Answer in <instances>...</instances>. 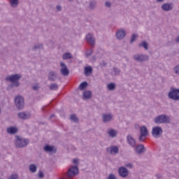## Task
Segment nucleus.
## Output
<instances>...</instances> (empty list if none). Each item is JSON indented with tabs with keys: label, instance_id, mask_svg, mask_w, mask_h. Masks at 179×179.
<instances>
[{
	"label": "nucleus",
	"instance_id": "30",
	"mask_svg": "<svg viewBox=\"0 0 179 179\" xmlns=\"http://www.w3.org/2000/svg\"><path fill=\"white\" fill-rule=\"evenodd\" d=\"M50 90H58V84L51 83L49 86Z\"/></svg>",
	"mask_w": 179,
	"mask_h": 179
},
{
	"label": "nucleus",
	"instance_id": "53",
	"mask_svg": "<svg viewBox=\"0 0 179 179\" xmlns=\"http://www.w3.org/2000/svg\"><path fill=\"white\" fill-rule=\"evenodd\" d=\"M69 2H73V0H69Z\"/></svg>",
	"mask_w": 179,
	"mask_h": 179
},
{
	"label": "nucleus",
	"instance_id": "28",
	"mask_svg": "<svg viewBox=\"0 0 179 179\" xmlns=\"http://www.w3.org/2000/svg\"><path fill=\"white\" fill-rule=\"evenodd\" d=\"M92 72H93V69L92 66L85 67V75H91Z\"/></svg>",
	"mask_w": 179,
	"mask_h": 179
},
{
	"label": "nucleus",
	"instance_id": "45",
	"mask_svg": "<svg viewBox=\"0 0 179 179\" xmlns=\"http://www.w3.org/2000/svg\"><path fill=\"white\" fill-rule=\"evenodd\" d=\"M9 179H17V175H11Z\"/></svg>",
	"mask_w": 179,
	"mask_h": 179
},
{
	"label": "nucleus",
	"instance_id": "8",
	"mask_svg": "<svg viewBox=\"0 0 179 179\" xmlns=\"http://www.w3.org/2000/svg\"><path fill=\"white\" fill-rule=\"evenodd\" d=\"M140 134L141 135L138 138V140L140 142H143L145 141V138L149 135V131L145 126H143L140 128Z\"/></svg>",
	"mask_w": 179,
	"mask_h": 179
},
{
	"label": "nucleus",
	"instance_id": "48",
	"mask_svg": "<svg viewBox=\"0 0 179 179\" xmlns=\"http://www.w3.org/2000/svg\"><path fill=\"white\" fill-rule=\"evenodd\" d=\"M156 177H157V178L160 179V178H162V175L157 173V174L156 175Z\"/></svg>",
	"mask_w": 179,
	"mask_h": 179
},
{
	"label": "nucleus",
	"instance_id": "11",
	"mask_svg": "<svg viewBox=\"0 0 179 179\" xmlns=\"http://www.w3.org/2000/svg\"><path fill=\"white\" fill-rule=\"evenodd\" d=\"M119 176L122 178H127L129 174L128 169L124 166H121L118 170Z\"/></svg>",
	"mask_w": 179,
	"mask_h": 179
},
{
	"label": "nucleus",
	"instance_id": "38",
	"mask_svg": "<svg viewBox=\"0 0 179 179\" xmlns=\"http://www.w3.org/2000/svg\"><path fill=\"white\" fill-rule=\"evenodd\" d=\"M173 71H174L176 75H179V64L176 65V66L173 68Z\"/></svg>",
	"mask_w": 179,
	"mask_h": 179
},
{
	"label": "nucleus",
	"instance_id": "9",
	"mask_svg": "<svg viewBox=\"0 0 179 179\" xmlns=\"http://www.w3.org/2000/svg\"><path fill=\"white\" fill-rule=\"evenodd\" d=\"M168 97L171 100H174V101H178L179 95H178V92H177V88L171 89V91L168 94Z\"/></svg>",
	"mask_w": 179,
	"mask_h": 179
},
{
	"label": "nucleus",
	"instance_id": "49",
	"mask_svg": "<svg viewBox=\"0 0 179 179\" xmlns=\"http://www.w3.org/2000/svg\"><path fill=\"white\" fill-rule=\"evenodd\" d=\"M176 43H179V36L176 37Z\"/></svg>",
	"mask_w": 179,
	"mask_h": 179
},
{
	"label": "nucleus",
	"instance_id": "19",
	"mask_svg": "<svg viewBox=\"0 0 179 179\" xmlns=\"http://www.w3.org/2000/svg\"><path fill=\"white\" fill-rule=\"evenodd\" d=\"M162 10L164 12H170L173 10V4L170 3H165L162 6Z\"/></svg>",
	"mask_w": 179,
	"mask_h": 179
},
{
	"label": "nucleus",
	"instance_id": "42",
	"mask_svg": "<svg viewBox=\"0 0 179 179\" xmlns=\"http://www.w3.org/2000/svg\"><path fill=\"white\" fill-rule=\"evenodd\" d=\"M92 54H93V50H89L86 52V57H90V55H92Z\"/></svg>",
	"mask_w": 179,
	"mask_h": 179
},
{
	"label": "nucleus",
	"instance_id": "2",
	"mask_svg": "<svg viewBox=\"0 0 179 179\" xmlns=\"http://www.w3.org/2000/svg\"><path fill=\"white\" fill-rule=\"evenodd\" d=\"M29 141L28 138H24L20 136H15V145L18 149H22L26 148L29 143Z\"/></svg>",
	"mask_w": 179,
	"mask_h": 179
},
{
	"label": "nucleus",
	"instance_id": "39",
	"mask_svg": "<svg viewBox=\"0 0 179 179\" xmlns=\"http://www.w3.org/2000/svg\"><path fill=\"white\" fill-rule=\"evenodd\" d=\"M107 179H117V177H115V175H114V173H110Z\"/></svg>",
	"mask_w": 179,
	"mask_h": 179
},
{
	"label": "nucleus",
	"instance_id": "6",
	"mask_svg": "<svg viewBox=\"0 0 179 179\" xmlns=\"http://www.w3.org/2000/svg\"><path fill=\"white\" fill-rule=\"evenodd\" d=\"M136 62H146L149 59V55L145 54H136L133 56Z\"/></svg>",
	"mask_w": 179,
	"mask_h": 179
},
{
	"label": "nucleus",
	"instance_id": "16",
	"mask_svg": "<svg viewBox=\"0 0 179 179\" xmlns=\"http://www.w3.org/2000/svg\"><path fill=\"white\" fill-rule=\"evenodd\" d=\"M57 72L54 71H51L48 73V79L50 80V82H55L57 80Z\"/></svg>",
	"mask_w": 179,
	"mask_h": 179
},
{
	"label": "nucleus",
	"instance_id": "23",
	"mask_svg": "<svg viewBox=\"0 0 179 179\" xmlns=\"http://www.w3.org/2000/svg\"><path fill=\"white\" fill-rule=\"evenodd\" d=\"M108 135H109L110 138H116L117 135H118V131L114 129H110L108 131Z\"/></svg>",
	"mask_w": 179,
	"mask_h": 179
},
{
	"label": "nucleus",
	"instance_id": "26",
	"mask_svg": "<svg viewBox=\"0 0 179 179\" xmlns=\"http://www.w3.org/2000/svg\"><path fill=\"white\" fill-rule=\"evenodd\" d=\"M115 87H116V85H115V83H110L108 84V85H107V89L110 92H113V91L115 90Z\"/></svg>",
	"mask_w": 179,
	"mask_h": 179
},
{
	"label": "nucleus",
	"instance_id": "35",
	"mask_svg": "<svg viewBox=\"0 0 179 179\" xmlns=\"http://www.w3.org/2000/svg\"><path fill=\"white\" fill-rule=\"evenodd\" d=\"M43 44L35 45L33 47V50L36 51V50H40V48H43Z\"/></svg>",
	"mask_w": 179,
	"mask_h": 179
},
{
	"label": "nucleus",
	"instance_id": "32",
	"mask_svg": "<svg viewBox=\"0 0 179 179\" xmlns=\"http://www.w3.org/2000/svg\"><path fill=\"white\" fill-rule=\"evenodd\" d=\"M97 5V3L95 1H92L90 2L89 6H90V9H95L96 6Z\"/></svg>",
	"mask_w": 179,
	"mask_h": 179
},
{
	"label": "nucleus",
	"instance_id": "22",
	"mask_svg": "<svg viewBox=\"0 0 179 179\" xmlns=\"http://www.w3.org/2000/svg\"><path fill=\"white\" fill-rule=\"evenodd\" d=\"M6 131H7V134H10V135H15L17 134V131H19V129L17 127H10L7 128Z\"/></svg>",
	"mask_w": 179,
	"mask_h": 179
},
{
	"label": "nucleus",
	"instance_id": "21",
	"mask_svg": "<svg viewBox=\"0 0 179 179\" xmlns=\"http://www.w3.org/2000/svg\"><path fill=\"white\" fill-rule=\"evenodd\" d=\"M127 139V143L130 146H131V148H135V146H136V141H135V139H134V137H132V136L128 135Z\"/></svg>",
	"mask_w": 179,
	"mask_h": 179
},
{
	"label": "nucleus",
	"instance_id": "29",
	"mask_svg": "<svg viewBox=\"0 0 179 179\" xmlns=\"http://www.w3.org/2000/svg\"><path fill=\"white\" fill-rule=\"evenodd\" d=\"M72 58H73V57L70 52H66L63 55V59H72Z\"/></svg>",
	"mask_w": 179,
	"mask_h": 179
},
{
	"label": "nucleus",
	"instance_id": "54",
	"mask_svg": "<svg viewBox=\"0 0 179 179\" xmlns=\"http://www.w3.org/2000/svg\"><path fill=\"white\" fill-rule=\"evenodd\" d=\"M1 113H2V110H1V108H0V114H1Z\"/></svg>",
	"mask_w": 179,
	"mask_h": 179
},
{
	"label": "nucleus",
	"instance_id": "25",
	"mask_svg": "<svg viewBox=\"0 0 179 179\" xmlns=\"http://www.w3.org/2000/svg\"><path fill=\"white\" fill-rule=\"evenodd\" d=\"M87 86H89V84L87 83V82L84 81L80 84L78 89L80 90H85V89L87 88Z\"/></svg>",
	"mask_w": 179,
	"mask_h": 179
},
{
	"label": "nucleus",
	"instance_id": "1",
	"mask_svg": "<svg viewBox=\"0 0 179 179\" xmlns=\"http://www.w3.org/2000/svg\"><path fill=\"white\" fill-rule=\"evenodd\" d=\"M22 78V75L20 74H13L8 76L6 78V80H8L11 83L10 85V87H19L20 86V83L19 82L20 79Z\"/></svg>",
	"mask_w": 179,
	"mask_h": 179
},
{
	"label": "nucleus",
	"instance_id": "52",
	"mask_svg": "<svg viewBox=\"0 0 179 179\" xmlns=\"http://www.w3.org/2000/svg\"><path fill=\"white\" fill-rule=\"evenodd\" d=\"M176 92H178V94H179V89H176Z\"/></svg>",
	"mask_w": 179,
	"mask_h": 179
},
{
	"label": "nucleus",
	"instance_id": "10",
	"mask_svg": "<svg viewBox=\"0 0 179 179\" xmlns=\"http://www.w3.org/2000/svg\"><path fill=\"white\" fill-rule=\"evenodd\" d=\"M126 36H127V32L124 29H118L115 34V37L117 40H119V41L124 40Z\"/></svg>",
	"mask_w": 179,
	"mask_h": 179
},
{
	"label": "nucleus",
	"instance_id": "17",
	"mask_svg": "<svg viewBox=\"0 0 179 179\" xmlns=\"http://www.w3.org/2000/svg\"><path fill=\"white\" fill-rule=\"evenodd\" d=\"M113 114H103L102 116V120L103 124H106V122H110V121H113Z\"/></svg>",
	"mask_w": 179,
	"mask_h": 179
},
{
	"label": "nucleus",
	"instance_id": "43",
	"mask_svg": "<svg viewBox=\"0 0 179 179\" xmlns=\"http://www.w3.org/2000/svg\"><path fill=\"white\" fill-rule=\"evenodd\" d=\"M105 6H106V8H111V3H110V1H106Z\"/></svg>",
	"mask_w": 179,
	"mask_h": 179
},
{
	"label": "nucleus",
	"instance_id": "12",
	"mask_svg": "<svg viewBox=\"0 0 179 179\" xmlns=\"http://www.w3.org/2000/svg\"><path fill=\"white\" fill-rule=\"evenodd\" d=\"M60 66L62 69H60V73L63 76H68L69 75V70L68 67H66V64L64 62H60Z\"/></svg>",
	"mask_w": 179,
	"mask_h": 179
},
{
	"label": "nucleus",
	"instance_id": "51",
	"mask_svg": "<svg viewBox=\"0 0 179 179\" xmlns=\"http://www.w3.org/2000/svg\"><path fill=\"white\" fill-rule=\"evenodd\" d=\"M157 2H164V0H156Z\"/></svg>",
	"mask_w": 179,
	"mask_h": 179
},
{
	"label": "nucleus",
	"instance_id": "4",
	"mask_svg": "<svg viewBox=\"0 0 179 179\" xmlns=\"http://www.w3.org/2000/svg\"><path fill=\"white\" fill-rule=\"evenodd\" d=\"M155 124H170V117L166 115H159L154 119Z\"/></svg>",
	"mask_w": 179,
	"mask_h": 179
},
{
	"label": "nucleus",
	"instance_id": "18",
	"mask_svg": "<svg viewBox=\"0 0 179 179\" xmlns=\"http://www.w3.org/2000/svg\"><path fill=\"white\" fill-rule=\"evenodd\" d=\"M17 117L20 118V120H29V118L31 117V115L29 113L20 112L17 114Z\"/></svg>",
	"mask_w": 179,
	"mask_h": 179
},
{
	"label": "nucleus",
	"instance_id": "50",
	"mask_svg": "<svg viewBox=\"0 0 179 179\" xmlns=\"http://www.w3.org/2000/svg\"><path fill=\"white\" fill-rule=\"evenodd\" d=\"M54 117H55V115H50V117H49V120H51V118H54Z\"/></svg>",
	"mask_w": 179,
	"mask_h": 179
},
{
	"label": "nucleus",
	"instance_id": "24",
	"mask_svg": "<svg viewBox=\"0 0 179 179\" xmlns=\"http://www.w3.org/2000/svg\"><path fill=\"white\" fill-rule=\"evenodd\" d=\"M83 97L84 100H89V99L92 98V91H84L83 94Z\"/></svg>",
	"mask_w": 179,
	"mask_h": 179
},
{
	"label": "nucleus",
	"instance_id": "36",
	"mask_svg": "<svg viewBox=\"0 0 179 179\" xmlns=\"http://www.w3.org/2000/svg\"><path fill=\"white\" fill-rule=\"evenodd\" d=\"M70 120L71 121H73V122H78V117L75 115H71V117H70Z\"/></svg>",
	"mask_w": 179,
	"mask_h": 179
},
{
	"label": "nucleus",
	"instance_id": "27",
	"mask_svg": "<svg viewBox=\"0 0 179 179\" xmlns=\"http://www.w3.org/2000/svg\"><path fill=\"white\" fill-rule=\"evenodd\" d=\"M121 73V70L117 67L113 68L112 75H114V76H117Z\"/></svg>",
	"mask_w": 179,
	"mask_h": 179
},
{
	"label": "nucleus",
	"instance_id": "13",
	"mask_svg": "<svg viewBox=\"0 0 179 179\" xmlns=\"http://www.w3.org/2000/svg\"><path fill=\"white\" fill-rule=\"evenodd\" d=\"M134 150L136 155H143V153H145L146 152V148H145V145H143V144H139L135 146Z\"/></svg>",
	"mask_w": 179,
	"mask_h": 179
},
{
	"label": "nucleus",
	"instance_id": "47",
	"mask_svg": "<svg viewBox=\"0 0 179 179\" xmlns=\"http://www.w3.org/2000/svg\"><path fill=\"white\" fill-rule=\"evenodd\" d=\"M78 162V160L77 159H73V163L74 164H77Z\"/></svg>",
	"mask_w": 179,
	"mask_h": 179
},
{
	"label": "nucleus",
	"instance_id": "34",
	"mask_svg": "<svg viewBox=\"0 0 179 179\" xmlns=\"http://www.w3.org/2000/svg\"><path fill=\"white\" fill-rule=\"evenodd\" d=\"M11 6H17L19 5V0H11L10 1Z\"/></svg>",
	"mask_w": 179,
	"mask_h": 179
},
{
	"label": "nucleus",
	"instance_id": "46",
	"mask_svg": "<svg viewBox=\"0 0 179 179\" xmlns=\"http://www.w3.org/2000/svg\"><path fill=\"white\" fill-rule=\"evenodd\" d=\"M126 166L127 167H130V169H132V167H134V165H132V164L131 163L127 164Z\"/></svg>",
	"mask_w": 179,
	"mask_h": 179
},
{
	"label": "nucleus",
	"instance_id": "14",
	"mask_svg": "<svg viewBox=\"0 0 179 179\" xmlns=\"http://www.w3.org/2000/svg\"><path fill=\"white\" fill-rule=\"evenodd\" d=\"M106 151L108 152V153H110V155H118L120 149L117 145H112L107 148Z\"/></svg>",
	"mask_w": 179,
	"mask_h": 179
},
{
	"label": "nucleus",
	"instance_id": "15",
	"mask_svg": "<svg viewBox=\"0 0 179 179\" xmlns=\"http://www.w3.org/2000/svg\"><path fill=\"white\" fill-rule=\"evenodd\" d=\"M43 150L47 153H57V148L54 145H50L48 144L43 148Z\"/></svg>",
	"mask_w": 179,
	"mask_h": 179
},
{
	"label": "nucleus",
	"instance_id": "5",
	"mask_svg": "<svg viewBox=\"0 0 179 179\" xmlns=\"http://www.w3.org/2000/svg\"><path fill=\"white\" fill-rule=\"evenodd\" d=\"M15 104L18 110H23L24 108V99L23 96H16L15 98Z\"/></svg>",
	"mask_w": 179,
	"mask_h": 179
},
{
	"label": "nucleus",
	"instance_id": "41",
	"mask_svg": "<svg viewBox=\"0 0 179 179\" xmlns=\"http://www.w3.org/2000/svg\"><path fill=\"white\" fill-rule=\"evenodd\" d=\"M38 177L39 178H44V173L43 171H39L38 172Z\"/></svg>",
	"mask_w": 179,
	"mask_h": 179
},
{
	"label": "nucleus",
	"instance_id": "20",
	"mask_svg": "<svg viewBox=\"0 0 179 179\" xmlns=\"http://www.w3.org/2000/svg\"><path fill=\"white\" fill-rule=\"evenodd\" d=\"M86 40L91 45H94V44H96V39H94L92 34H88L86 36Z\"/></svg>",
	"mask_w": 179,
	"mask_h": 179
},
{
	"label": "nucleus",
	"instance_id": "7",
	"mask_svg": "<svg viewBox=\"0 0 179 179\" xmlns=\"http://www.w3.org/2000/svg\"><path fill=\"white\" fill-rule=\"evenodd\" d=\"M152 135L154 138H160L163 135V129L159 126L152 127Z\"/></svg>",
	"mask_w": 179,
	"mask_h": 179
},
{
	"label": "nucleus",
	"instance_id": "44",
	"mask_svg": "<svg viewBox=\"0 0 179 179\" xmlns=\"http://www.w3.org/2000/svg\"><path fill=\"white\" fill-rule=\"evenodd\" d=\"M56 9L59 11L61 12V10H62V7L61 6V5H57L56 6Z\"/></svg>",
	"mask_w": 179,
	"mask_h": 179
},
{
	"label": "nucleus",
	"instance_id": "40",
	"mask_svg": "<svg viewBox=\"0 0 179 179\" xmlns=\"http://www.w3.org/2000/svg\"><path fill=\"white\" fill-rule=\"evenodd\" d=\"M40 89V86H38V84L35 85L34 86H32V90L37 91Z\"/></svg>",
	"mask_w": 179,
	"mask_h": 179
},
{
	"label": "nucleus",
	"instance_id": "31",
	"mask_svg": "<svg viewBox=\"0 0 179 179\" xmlns=\"http://www.w3.org/2000/svg\"><path fill=\"white\" fill-rule=\"evenodd\" d=\"M138 47H143L145 50H149V47L148 46V42H146V41H144L141 43H139Z\"/></svg>",
	"mask_w": 179,
	"mask_h": 179
},
{
	"label": "nucleus",
	"instance_id": "37",
	"mask_svg": "<svg viewBox=\"0 0 179 179\" xmlns=\"http://www.w3.org/2000/svg\"><path fill=\"white\" fill-rule=\"evenodd\" d=\"M136 37H138V35L134 34L132 36H131V38L130 40V44H132V43H134V41H135V40H136Z\"/></svg>",
	"mask_w": 179,
	"mask_h": 179
},
{
	"label": "nucleus",
	"instance_id": "33",
	"mask_svg": "<svg viewBox=\"0 0 179 179\" xmlns=\"http://www.w3.org/2000/svg\"><path fill=\"white\" fill-rule=\"evenodd\" d=\"M29 171L31 173H36V171H37V166L33 164H31L29 166Z\"/></svg>",
	"mask_w": 179,
	"mask_h": 179
},
{
	"label": "nucleus",
	"instance_id": "3",
	"mask_svg": "<svg viewBox=\"0 0 179 179\" xmlns=\"http://www.w3.org/2000/svg\"><path fill=\"white\" fill-rule=\"evenodd\" d=\"M79 174V167L74 165L70 167L66 174V179H73V177H76Z\"/></svg>",
	"mask_w": 179,
	"mask_h": 179
}]
</instances>
